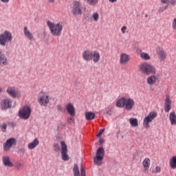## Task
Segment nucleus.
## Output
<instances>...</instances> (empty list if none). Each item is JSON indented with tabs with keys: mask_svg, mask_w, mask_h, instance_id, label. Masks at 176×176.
<instances>
[{
	"mask_svg": "<svg viewBox=\"0 0 176 176\" xmlns=\"http://www.w3.org/2000/svg\"><path fill=\"white\" fill-rule=\"evenodd\" d=\"M47 25L52 35L54 36H60L61 35V32H63V24L61 23H55L47 21Z\"/></svg>",
	"mask_w": 176,
	"mask_h": 176,
	"instance_id": "nucleus-1",
	"label": "nucleus"
},
{
	"mask_svg": "<svg viewBox=\"0 0 176 176\" xmlns=\"http://www.w3.org/2000/svg\"><path fill=\"white\" fill-rule=\"evenodd\" d=\"M139 69L144 75H153L156 74V68L148 63H142L139 65Z\"/></svg>",
	"mask_w": 176,
	"mask_h": 176,
	"instance_id": "nucleus-2",
	"label": "nucleus"
},
{
	"mask_svg": "<svg viewBox=\"0 0 176 176\" xmlns=\"http://www.w3.org/2000/svg\"><path fill=\"white\" fill-rule=\"evenodd\" d=\"M13 41V35L8 30H5L4 32L0 34V46L5 47L7 43Z\"/></svg>",
	"mask_w": 176,
	"mask_h": 176,
	"instance_id": "nucleus-3",
	"label": "nucleus"
},
{
	"mask_svg": "<svg viewBox=\"0 0 176 176\" xmlns=\"http://www.w3.org/2000/svg\"><path fill=\"white\" fill-rule=\"evenodd\" d=\"M104 155L105 151L104 150V148L99 147L96 151V157L94 158V164L97 166H101Z\"/></svg>",
	"mask_w": 176,
	"mask_h": 176,
	"instance_id": "nucleus-4",
	"label": "nucleus"
},
{
	"mask_svg": "<svg viewBox=\"0 0 176 176\" xmlns=\"http://www.w3.org/2000/svg\"><path fill=\"white\" fill-rule=\"evenodd\" d=\"M31 108L28 106H25L21 110L19 111V116L21 118V119L27 120V119H30V116H31Z\"/></svg>",
	"mask_w": 176,
	"mask_h": 176,
	"instance_id": "nucleus-5",
	"label": "nucleus"
},
{
	"mask_svg": "<svg viewBox=\"0 0 176 176\" xmlns=\"http://www.w3.org/2000/svg\"><path fill=\"white\" fill-rule=\"evenodd\" d=\"M72 13L74 16H79L82 14V3L80 1H73V6L72 9Z\"/></svg>",
	"mask_w": 176,
	"mask_h": 176,
	"instance_id": "nucleus-6",
	"label": "nucleus"
},
{
	"mask_svg": "<svg viewBox=\"0 0 176 176\" xmlns=\"http://www.w3.org/2000/svg\"><path fill=\"white\" fill-rule=\"evenodd\" d=\"M157 117V113L155 111L150 112L148 115L144 119L143 126L145 129H149V123Z\"/></svg>",
	"mask_w": 176,
	"mask_h": 176,
	"instance_id": "nucleus-7",
	"label": "nucleus"
},
{
	"mask_svg": "<svg viewBox=\"0 0 176 176\" xmlns=\"http://www.w3.org/2000/svg\"><path fill=\"white\" fill-rule=\"evenodd\" d=\"M6 91L12 98H19L21 96L20 91L16 90V88L13 87H8Z\"/></svg>",
	"mask_w": 176,
	"mask_h": 176,
	"instance_id": "nucleus-8",
	"label": "nucleus"
},
{
	"mask_svg": "<svg viewBox=\"0 0 176 176\" xmlns=\"http://www.w3.org/2000/svg\"><path fill=\"white\" fill-rule=\"evenodd\" d=\"M16 141L15 138L8 139L3 145V151H5V152H9V151H10V148H12L13 145L16 144Z\"/></svg>",
	"mask_w": 176,
	"mask_h": 176,
	"instance_id": "nucleus-9",
	"label": "nucleus"
},
{
	"mask_svg": "<svg viewBox=\"0 0 176 176\" xmlns=\"http://www.w3.org/2000/svg\"><path fill=\"white\" fill-rule=\"evenodd\" d=\"M38 102L41 107H47L49 102H50V97L47 95H43L38 98Z\"/></svg>",
	"mask_w": 176,
	"mask_h": 176,
	"instance_id": "nucleus-10",
	"label": "nucleus"
},
{
	"mask_svg": "<svg viewBox=\"0 0 176 176\" xmlns=\"http://www.w3.org/2000/svg\"><path fill=\"white\" fill-rule=\"evenodd\" d=\"M60 145L62 146L61 148V155H62V159L67 162V160H69V157H68V154L67 153L68 152V148L67 147V144H65V142L63 141L60 142Z\"/></svg>",
	"mask_w": 176,
	"mask_h": 176,
	"instance_id": "nucleus-11",
	"label": "nucleus"
},
{
	"mask_svg": "<svg viewBox=\"0 0 176 176\" xmlns=\"http://www.w3.org/2000/svg\"><path fill=\"white\" fill-rule=\"evenodd\" d=\"M156 54L160 61H164V60L167 58V52H166V51H164V50L160 47H158L156 49Z\"/></svg>",
	"mask_w": 176,
	"mask_h": 176,
	"instance_id": "nucleus-12",
	"label": "nucleus"
},
{
	"mask_svg": "<svg viewBox=\"0 0 176 176\" xmlns=\"http://www.w3.org/2000/svg\"><path fill=\"white\" fill-rule=\"evenodd\" d=\"M12 104H13V101L12 99L9 98H6L3 99L1 102V107L2 109H9V108H12Z\"/></svg>",
	"mask_w": 176,
	"mask_h": 176,
	"instance_id": "nucleus-13",
	"label": "nucleus"
},
{
	"mask_svg": "<svg viewBox=\"0 0 176 176\" xmlns=\"http://www.w3.org/2000/svg\"><path fill=\"white\" fill-rule=\"evenodd\" d=\"M9 64V60L5 53L2 52V50H0V65L3 67V65H8Z\"/></svg>",
	"mask_w": 176,
	"mask_h": 176,
	"instance_id": "nucleus-14",
	"label": "nucleus"
},
{
	"mask_svg": "<svg viewBox=\"0 0 176 176\" xmlns=\"http://www.w3.org/2000/svg\"><path fill=\"white\" fill-rule=\"evenodd\" d=\"M134 105H135V102L133 99H131V98L126 99L125 102V106H124L126 111H131Z\"/></svg>",
	"mask_w": 176,
	"mask_h": 176,
	"instance_id": "nucleus-15",
	"label": "nucleus"
},
{
	"mask_svg": "<svg viewBox=\"0 0 176 176\" xmlns=\"http://www.w3.org/2000/svg\"><path fill=\"white\" fill-rule=\"evenodd\" d=\"M66 109L69 115H70L72 118H75V107L72 103L67 104L66 105Z\"/></svg>",
	"mask_w": 176,
	"mask_h": 176,
	"instance_id": "nucleus-16",
	"label": "nucleus"
},
{
	"mask_svg": "<svg viewBox=\"0 0 176 176\" xmlns=\"http://www.w3.org/2000/svg\"><path fill=\"white\" fill-rule=\"evenodd\" d=\"M91 54L92 52L90 50H85L82 52V58L85 61H91Z\"/></svg>",
	"mask_w": 176,
	"mask_h": 176,
	"instance_id": "nucleus-17",
	"label": "nucleus"
},
{
	"mask_svg": "<svg viewBox=\"0 0 176 176\" xmlns=\"http://www.w3.org/2000/svg\"><path fill=\"white\" fill-rule=\"evenodd\" d=\"M130 61V58L128 54H122L120 56V63L122 65H124V64H127Z\"/></svg>",
	"mask_w": 176,
	"mask_h": 176,
	"instance_id": "nucleus-18",
	"label": "nucleus"
},
{
	"mask_svg": "<svg viewBox=\"0 0 176 176\" xmlns=\"http://www.w3.org/2000/svg\"><path fill=\"white\" fill-rule=\"evenodd\" d=\"M142 166L144 168V173H149V166H151V160L149 158H145L142 162Z\"/></svg>",
	"mask_w": 176,
	"mask_h": 176,
	"instance_id": "nucleus-19",
	"label": "nucleus"
},
{
	"mask_svg": "<svg viewBox=\"0 0 176 176\" xmlns=\"http://www.w3.org/2000/svg\"><path fill=\"white\" fill-rule=\"evenodd\" d=\"M101 58L100 55V52L98 51H93L91 56V60H92L95 63H98L100 61V58Z\"/></svg>",
	"mask_w": 176,
	"mask_h": 176,
	"instance_id": "nucleus-20",
	"label": "nucleus"
},
{
	"mask_svg": "<svg viewBox=\"0 0 176 176\" xmlns=\"http://www.w3.org/2000/svg\"><path fill=\"white\" fill-rule=\"evenodd\" d=\"M23 33L25 38H27V39L29 41H32L34 39V34H32L30 30H28V28L26 26L23 28Z\"/></svg>",
	"mask_w": 176,
	"mask_h": 176,
	"instance_id": "nucleus-21",
	"label": "nucleus"
},
{
	"mask_svg": "<svg viewBox=\"0 0 176 176\" xmlns=\"http://www.w3.org/2000/svg\"><path fill=\"white\" fill-rule=\"evenodd\" d=\"M2 162L6 167H13V163L10 162L9 156H3L2 157Z\"/></svg>",
	"mask_w": 176,
	"mask_h": 176,
	"instance_id": "nucleus-22",
	"label": "nucleus"
},
{
	"mask_svg": "<svg viewBox=\"0 0 176 176\" xmlns=\"http://www.w3.org/2000/svg\"><path fill=\"white\" fill-rule=\"evenodd\" d=\"M171 109V100H170V96H166L164 104L165 112H170Z\"/></svg>",
	"mask_w": 176,
	"mask_h": 176,
	"instance_id": "nucleus-23",
	"label": "nucleus"
},
{
	"mask_svg": "<svg viewBox=\"0 0 176 176\" xmlns=\"http://www.w3.org/2000/svg\"><path fill=\"white\" fill-rule=\"evenodd\" d=\"M156 80H157V76L155 75H151L146 79V82L148 85H150V86H152V85H155Z\"/></svg>",
	"mask_w": 176,
	"mask_h": 176,
	"instance_id": "nucleus-24",
	"label": "nucleus"
},
{
	"mask_svg": "<svg viewBox=\"0 0 176 176\" xmlns=\"http://www.w3.org/2000/svg\"><path fill=\"white\" fill-rule=\"evenodd\" d=\"M126 99L125 98H121L116 102V107L118 108H124L126 105Z\"/></svg>",
	"mask_w": 176,
	"mask_h": 176,
	"instance_id": "nucleus-25",
	"label": "nucleus"
},
{
	"mask_svg": "<svg viewBox=\"0 0 176 176\" xmlns=\"http://www.w3.org/2000/svg\"><path fill=\"white\" fill-rule=\"evenodd\" d=\"M38 145H39V140L36 138L32 142L28 144V148L29 149H35Z\"/></svg>",
	"mask_w": 176,
	"mask_h": 176,
	"instance_id": "nucleus-26",
	"label": "nucleus"
},
{
	"mask_svg": "<svg viewBox=\"0 0 176 176\" xmlns=\"http://www.w3.org/2000/svg\"><path fill=\"white\" fill-rule=\"evenodd\" d=\"M169 120L172 126H175L176 124V114L175 111L170 112L169 114Z\"/></svg>",
	"mask_w": 176,
	"mask_h": 176,
	"instance_id": "nucleus-27",
	"label": "nucleus"
},
{
	"mask_svg": "<svg viewBox=\"0 0 176 176\" xmlns=\"http://www.w3.org/2000/svg\"><path fill=\"white\" fill-rule=\"evenodd\" d=\"M96 118V113L91 112V111H87L85 112V119L87 120H93Z\"/></svg>",
	"mask_w": 176,
	"mask_h": 176,
	"instance_id": "nucleus-28",
	"label": "nucleus"
},
{
	"mask_svg": "<svg viewBox=\"0 0 176 176\" xmlns=\"http://www.w3.org/2000/svg\"><path fill=\"white\" fill-rule=\"evenodd\" d=\"M129 123L132 127H137V126H138V120L137 118H131L129 119Z\"/></svg>",
	"mask_w": 176,
	"mask_h": 176,
	"instance_id": "nucleus-29",
	"label": "nucleus"
},
{
	"mask_svg": "<svg viewBox=\"0 0 176 176\" xmlns=\"http://www.w3.org/2000/svg\"><path fill=\"white\" fill-rule=\"evenodd\" d=\"M169 164L173 170L176 169V156H173L172 159H170Z\"/></svg>",
	"mask_w": 176,
	"mask_h": 176,
	"instance_id": "nucleus-30",
	"label": "nucleus"
},
{
	"mask_svg": "<svg viewBox=\"0 0 176 176\" xmlns=\"http://www.w3.org/2000/svg\"><path fill=\"white\" fill-rule=\"evenodd\" d=\"M73 173L74 176H80V173L79 172V167L78 166V164H74Z\"/></svg>",
	"mask_w": 176,
	"mask_h": 176,
	"instance_id": "nucleus-31",
	"label": "nucleus"
},
{
	"mask_svg": "<svg viewBox=\"0 0 176 176\" xmlns=\"http://www.w3.org/2000/svg\"><path fill=\"white\" fill-rule=\"evenodd\" d=\"M140 57L141 58H143V60H151V56H149V54L145 52H142L140 54Z\"/></svg>",
	"mask_w": 176,
	"mask_h": 176,
	"instance_id": "nucleus-32",
	"label": "nucleus"
},
{
	"mask_svg": "<svg viewBox=\"0 0 176 176\" xmlns=\"http://www.w3.org/2000/svg\"><path fill=\"white\" fill-rule=\"evenodd\" d=\"M86 1L91 6H96L98 3V0H86Z\"/></svg>",
	"mask_w": 176,
	"mask_h": 176,
	"instance_id": "nucleus-33",
	"label": "nucleus"
},
{
	"mask_svg": "<svg viewBox=\"0 0 176 176\" xmlns=\"http://www.w3.org/2000/svg\"><path fill=\"white\" fill-rule=\"evenodd\" d=\"M92 17L94 19V21H98V19H100V15L98 14V12H94L93 14H92Z\"/></svg>",
	"mask_w": 176,
	"mask_h": 176,
	"instance_id": "nucleus-34",
	"label": "nucleus"
},
{
	"mask_svg": "<svg viewBox=\"0 0 176 176\" xmlns=\"http://www.w3.org/2000/svg\"><path fill=\"white\" fill-rule=\"evenodd\" d=\"M166 9H168V4H167L165 6L160 7V9L158 10V12L160 13H163V12H164V10H166Z\"/></svg>",
	"mask_w": 176,
	"mask_h": 176,
	"instance_id": "nucleus-35",
	"label": "nucleus"
},
{
	"mask_svg": "<svg viewBox=\"0 0 176 176\" xmlns=\"http://www.w3.org/2000/svg\"><path fill=\"white\" fill-rule=\"evenodd\" d=\"M8 128V125L6 124H3L0 125V129L3 133H6V129Z\"/></svg>",
	"mask_w": 176,
	"mask_h": 176,
	"instance_id": "nucleus-36",
	"label": "nucleus"
},
{
	"mask_svg": "<svg viewBox=\"0 0 176 176\" xmlns=\"http://www.w3.org/2000/svg\"><path fill=\"white\" fill-rule=\"evenodd\" d=\"M80 176H86V170L83 168V165L80 166Z\"/></svg>",
	"mask_w": 176,
	"mask_h": 176,
	"instance_id": "nucleus-37",
	"label": "nucleus"
},
{
	"mask_svg": "<svg viewBox=\"0 0 176 176\" xmlns=\"http://www.w3.org/2000/svg\"><path fill=\"white\" fill-rule=\"evenodd\" d=\"M54 150L55 151V152H58L60 151V145L58 144H55L54 145Z\"/></svg>",
	"mask_w": 176,
	"mask_h": 176,
	"instance_id": "nucleus-38",
	"label": "nucleus"
},
{
	"mask_svg": "<svg viewBox=\"0 0 176 176\" xmlns=\"http://www.w3.org/2000/svg\"><path fill=\"white\" fill-rule=\"evenodd\" d=\"M161 170L162 169L160 168V166H157L154 170H153V173H155L156 174L157 173H160Z\"/></svg>",
	"mask_w": 176,
	"mask_h": 176,
	"instance_id": "nucleus-39",
	"label": "nucleus"
},
{
	"mask_svg": "<svg viewBox=\"0 0 176 176\" xmlns=\"http://www.w3.org/2000/svg\"><path fill=\"white\" fill-rule=\"evenodd\" d=\"M172 28L176 30V18H175L172 22Z\"/></svg>",
	"mask_w": 176,
	"mask_h": 176,
	"instance_id": "nucleus-40",
	"label": "nucleus"
},
{
	"mask_svg": "<svg viewBox=\"0 0 176 176\" xmlns=\"http://www.w3.org/2000/svg\"><path fill=\"white\" fill-rule=\"evenodd\" d=\"M56 109H57V111H58V112L63 111V107H61V105H60V104H58L56 106Z\"/></svg>",
	"mask_w": 176,
	"mask_h": 176,
	"instance_id": "nucleus-41",
	"label": "nucleus"
},
{
	"mask_svg": "<svg viewBox=\"0 0 176 176\" xmlns=\"http://www.w3.org/2000/svg\"><path fill=\"white\" fill-rule=\"evenodd\" d=\"M126 30H127V26H123L122 28H121V31L123 34H126Z\"/></svg>",
	"mask_w": 176,
	"mask_h": 176,
	"instance_id": "nucleus-42",
	"label": "nucleus"
},
{
	"mask_svg": "<svg viewBox=\"0 0 176 176\" xmlns=\"http://www.w3.org/2000/svg\"><path fill=\"white\" fill-rule=\"evenodd\" d=\"M169 2L171 3V5H173V6H175L176 0H170Z\"/></svg>",
	"mask_w": 176,
	"mask_h": 176,
	"instance_id": "nucleus-43",
	"label": "nucleus"
},
{
	"mask_svg": "<svg viewBox=\"0 0 176 176\" xmlns=\"http://www.w3.org/2000/svg\"><path fill=\"white\" fill-rule=\"evenodd\" d=\"M20 167H23V164L21 162H19L17 165H16V168H20Z\"/></svg>",
	"mask_w": 176,
	"mask_h": 176,
	"instance_id": "nucleus-44",
	"label": "nucleus"
},
{
	"mask_svg": "<svg viewBox=\"0 0 176 176\" xmlns=\"http://www.w3.org/2000/svg\"><path fill=\"white\" fill-rule=\"evenodd\" d=\"M162 3H168L170 2V0H160Z\"/></svg>",
	"mask_w": 176,
	"mask_h": 176,
	"instance_id": "nucleus-45",
	"label": "nucleus"
},
{
	"mask_svg": "<svg viewBox=\"0 0 176 176\" xmlns=\"http://www.w3.org/2000/svg\"><path fill=\"white\" fill-rule=\"evenodd\" d=\"M105 131V129H100L99 133L102 135V133Z\"/></svg>",
	"mask_w": 176,
	"mask_h": 176,
	"instance_id": "nucleus-46",
	"label": "nucleus"
},
{
	"mask_svg": "<svg viewBox=\"0 0 176 176\" xmlns=\"http://www.w3.org/2000/svg\"><path fill=\"white\" fill-rule=\"evenodd\" d=\"M109 2L111 3H115V2H118V0H109Z\"/></svg>",
	"mask_w": 176,
	"mask_h": 176,
	"instance_id": "nucleus-47",
	"label": "nucleus"
},
{
	"mask_svg": "<svg viewBox=\"0 0 176 176\" xmlns=\"http://www.w3.org/2000/svg\"><path fill=\"white\" fill-rule=\"evenodd\" d=\"M1 2H3V3H8V2H9L10 0H1Z\"/></svg>",
	"mask_w": 176,
	"mask_h": 176,
	"instance_id": "nucleus-48",
	"label": "nucleus"
},
{
	"mask_svg": "<svg viewBox=\"0 0 176 176\" xmlns=\"http://www.w3.org/2000/svg\"><path fill=\"white\" fill-rule=\"evenodd\" d=\"M72 120H74V119L72 118H68V123H71V122H72Z\"/></svg>",
	"mask_w": 176,
	"mask_h": 176,
	"instance_id": "nucleus-49",
	"label": "nucleus"
},
{
	"mask_svg": "<svg viewBox=\"0 0 176 176\" xmlns=\"http://www.w3.org/2000/svg\"><path fill=\"white\" fill-rule=\"evenodd\" d=\"M20 152H22V153H24L25 152V149L24 148H21L19 149Z\"/></svg>",
	"mask_w": 176,
	"mask_h": 176,
	"instance_id": "nucleus-50",
	"label": "nucleus"
},
{
	"mask_svg": "<svg viewBox=\"0 0 176 176\" xmlns=\"http://www.w3.org/2000/svg\"><path fill=\"white\" fill-rule=\"evenodd\" d=\"M99 142H100V144H104V140L103 139H100Z\"/></svg>",
	"mask_w": 176,
	"mask_h": 176,
	"instance_id": "nucleus-51",
	"label": "nucleus"
},
{
	"mask_svg": "<svg viewBox=\"0 0 176 176\" xmlns=\"http://www.w3.org/2000/svg\"><path fill=\"white\" fill-rule=\"evenodd\" d=\"M101 135H102V134L101 133H100V132L96 135V137H101Z\"/></svg>",
	"mask_w": 176,
	"mask_h": 176,
	"instance_id": "nucleus-52",
	"label": "nucleus"
},
{
	"mask_svg": "<svg viewBox=\"0 0 176 176\" xmlns=\"http://www.w3.org/2000/svg\"><path fill=\"white\" fill-rule=\"evenodd\" d=\"M49 2H54V0H48Z\"/></svg>",
	"mask_w": 176,
	"mask_h": 176,
	"instance_id": "nucleus-53",
	"label": "nucleus"
},
{
	"mask_svg": "<svg viewBox=\"0 0 176 176\" xmlns=\"http://www.w3.org/2000/svg\"><path fill=\"white\" fill-rule=\"evenodd\" d=\"M1 91H2V88H0V93H1Z\"/></svg>",
	"mask_w": 176,
	"mask_h": 176,
	"instance_id": "nucleus-54",
	"label": "nucleus"
},
{
	"mask_svg": "<svg viewBox=\"0 0 176 176\" xmlns=\"http://www.w3.org/2000/svg\"><path fill=\"white\" fill-rule=\"evenodd\" d=\"M145 17H148V14H145Z\"/></svg>",
	"mask_w": 176,
	"mask_h": 176,
	"instance_id": "nucleus-55",
	"label": "nucleus"
},
{
	"mask_svg": "<svg viewBox=\"0 0 176 176\" xmlns=\"http://www.w3.org/2000/svg\"><path fill=\"white\" fill-rule=\"evenodd\" d=\"M175 176H176V174H175Z\"/></svg>",
	"mask_w": 176,
	"mask_h": 176,
	"instance_id": "nucleus-56",
	"label": "nucleus"
}]
</instances>
